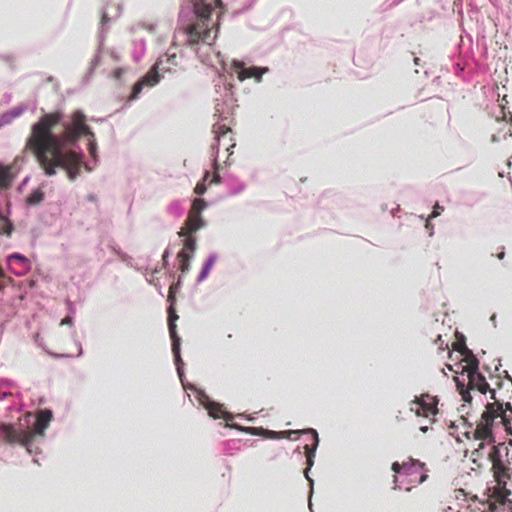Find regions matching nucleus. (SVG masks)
<instances>
[{"instance_id": "nucleus-1", "label": "nucleus", "mask_w": 512, "mask_h": 512, "mask_svg": "<svg viewBox=\"0 0 512 512\" xmlns=\"http://www.w3.org/2000/svg\"><path fill=\"white\" fill-rule=\"evenodd\" d=\"M61 119L60 112L42 116L38 122L33 124L26 146L35 156L45 175L54 176L57 169H63L68 178L73 181L80 175L83 157L73 150L64 151L62 140L74 142L82 135L94 138V133L86 125L85 115L76 111L72 114V123L65 126L61 138L52 132Z\"/></svg>"}, {"instance_id": "nucleus-2", "label": "nucleus", "mask_w": 512, "mask_h": 512, "mask_svg": "<svg viewBox=\"0 0 512 512\" xmlns=\"http://www.w3.org/2000/svg\"><path fill=\"white\" fill-rule=\"evenodd\" d=\"M491 426V423L483 419L477 424L473 435L478 444L474 448L472 456L482 458L486 455L492 464L491 470L496 482V485L490 489V498L493 504L511 505L512 500L509 499L511 491L506 487L507 481L511 478L510 463L505 460L508 457V449L493 444Z\"/></svg>"}, {"instance_id": "nucleus-3", "label": "nucleus", "mask_w": 512, "mask_h": 512, "mask_svg": "<svg viewBox=\"0 0 512 512\" xmlns=\"http://www.w3.org/2000/svg\"><path fill=\"white\" fill-rule=\"evenodd\" d=\"M195 20L183 29L187 43L200 41L211 44L219 29V17L224 13L221 0H195Z\"/></svg>"}, {"instance_id": "nucleus-4", "label": "nucleus", "mask_w": 512, "mask_h": 512, "mask_svg": "<svg viewBox=\"0 0 512 512\" xmlns=\"http://www.w3.org/2000/svg\"><path fill=\"white\" fill-rule=\"evenodd\" d=\"M52 412L48 409L40 410L36 415L33 428H15L11 424H0V434L8 444H20L28 447L36 436H44V432L52 420Z\"/></svg>"}, {"instance_id": "nucleus-5", "label": "nucleus", "mask_w": 512, "mask_h": 512, "mask_svg": "<svg viewBox=\"0 0 512 512\" xmlns=\"http://www.w3.org/2000/svg\"><path fill=\"white\" fill-rule=\"evenodd\" d=\"M454 349L459 351L463 356L465 365L463 371L467 373L468 388L470 390H477L481 394H486L490 391L489 384L486 382L485 377L478 371L479 361L473 353L465 346V344H457Z\"/></svg>"}, {"instance_id": "nucleus-6", "label": "nucleus", "mask_w": 512, "mask_h": 512, "mask_svg": "<svg viewBox=\"0 0 512 512\" xmlns=\"http://www.w3.org/2000/svg\"><path fill=\"white\" fill-rule=\"evenodd\" d=\"M213 132L215 133L216 144L211 146L212 156H213V169L214 173L212 175V180L210 183H220V175L218 174L219 163H218V153L220 148H224L228 153L225 162L229 160V157L233 155V149L236 146V142L233 136V132L229 127L225 125H214Z\"/></svg>"}, {"instance_id": "nucleus-7", "label": "nucleus", "mask_w": 512, "mask_h": 512, "mask_svg": "<svg viewBox=\"0 0 512 512\" xmlns=\"http://www.w3.org/2000/svg\"><path fill=\"white\" fill-rule=\"evenodd\" d=\"M410 410L417 416L434 422V417L438 414V398L430 394H421L410 402Z\"/></svg>"}, {"instance_id": "nucleus-8", "label": "nucleus", "mask_w": 512, "mask_h": 512, "mask_svg": "<svg viewBox=\"0 0 512 512\" xmlns=\"http://www.w3.org/2000/svg\"><path fill=\"white\" fill-rule=\"evenodd\" d=\"M207 207V203L202 198H196L192 202L185 226L179 232V235L192 234L204 226V220L201 216L202 211Z\"/></svg>"}, {"instance_id": "nucleus-9", "label": "nucleus", "mask_w": 512, "mask_h": 512, "mask_svg": "<svg viewBox=\"0 0 512 512\" xmlns=\"http://www.w3.org/2000/svg\"><path fill=\"white\" fill-rule=\"evenodd\" d=\"M490 392L491 398L494 399L495 401L493 403H489L486 405V410L482 413L481 419L493 424L496 418L501 417L504 422H508L507 410H510V412H512L510 403H506V409H504L503 404L496 400L495 391L490 390Z\"/></svg>"}, {"instance_id": "nucleus-10", "label": "nucleus", "mask_w": 512, "mask_h": 512, "mask_svg": "<svg viewBox=\"0 0 512 512\" xmlns=\"http://www.w3.org/2000/svg\"><path fill=\"white\" fill-rule=\"evenodd\" d=\"M222 68L230 74L231 77L236 76L238 81L242 82L245 79L254 78L257 82L261 80L262 75L268 70L267 68L264 69H257L256 66H228L229 69H225L226 66H222Z\"/></svg>"}, {"instance_id": "nucleus-11", "label": "nucleus", "mask_w": 512, "mask_h": 512, "mask_svg": "<svg viewBox=\"0 0 512 512\" xmlns=\"http://www.w3.org/2000/svg\"><path fill=\"white\" fill-rule=\"evenodd\" d=\"M157 67L152 66V69L134 84L129 101L137 99L144 87H153L160 81V75L156 70Z\"/></svg>"}, {"instance_id": "nucleus-12", "label": "nucleus", "mask_w": 512, "mask_h": 512, "mask_svg": "<svg viewBox=\"0 0 512 512\" xmlns=\"http://www.w3.org/2000/svg\"><path fill=\"white\" fill-rule=\"evenodd\" d=\"M178 319V315L172 305H170L168 309V328L169 334L172 340V352L175 357L176 363H178L180 358V337L177 335L176 324L175 321Z\"/></svg>"}, {"instance_id": "nucleus-13", "label": "nucleus", "mask_w": 512, "mask_h": 512, "mask_svg": "<svg viewBox=\"0 0 512 512\" xmlns=\"http://www.w3.org/2000/svg\"><path fill=\"white\" fill-rule=\"evenodd\" d=\"M8 269L15 275H24L30 269V262L28 258L19 253L10 254L7 257Z\"/></svg>"}, {"instance_id": "nucleus-14", "label": "nucleus", "mask_w": 512, "mask_h": 512, "mask_svg": "<svg viewBox=\"0 0 512 512\" xmlns=\"http://www.w3.org/2000/svg\"><path fill=\"white\" fill-rule=\"evenodd\" d=\"M306 432L311 434V441L312 442H311V444H306L304 446L305 456H306V463H307V467L305 469V477L309 481H311L309 476H308V471L310 470V468L314 464L315 451H316L317 446L319 444V438H318V433L314 429H308Z\"/></svg>"}, {"instance_id": "nucleus-15", "label": "nucleus", "mask_w": 512, "mask_h": 512, "mask_svg": "<svg viewBox=\"0 0 512 512\" xmlns=\"http://www.w3.org/2000/svg\"><path fill=\"white\" fill-rule=\"evenodd\" d=\"M426 472H427V470L425 468V464L419 462L418 460H414V459L410 458L409 461L404 462V468H403L404 474L412 476L414 474L421 473V475L418 479L419 484H421L427 480L428 474Z\"/></svg>"}, {"instance_id": "nucleus-16", "label": "nucleus", "mask_w": 512, "mask_h": 512, "mask_svg": "<svg viewBox=\"0 0 512 512\" xmlns=\"http://www.w3.org/2000/svg\"><path fill=\"white\" fill-rule=\"evenodd\" d=\"M204 405L208 411L209 416L214 419H224L226 422L233 419V416L225 410L223 405L219 403L208 400Z\"/></svg>"}, {"instance_id": "nucleus-17", "label": "nucleus", "mask_w": 512, "mask_h": 512, "mask_svg": "<svg viewBox=\"0 0 512 512\" xmlns=\"http://www.w3.org/2000/svg\"><path fill=\"white\" fill-rule=\"evenodd\" d=\"M15 177L12 166L0 164V189L10 188Z\"/></svg>"}, {"instance_id": "nucleus-18", "label": "nucleus", "mask_w": 512, "mask_h": 512, "mask_svg": "<svg viewBox=\"0 0 512 512\" xmlns=\"http://www.w3.org/2000/svg\"><path fill=\"white\" fill-rule=\"evenodd\" d=\"M250 432L251 434L253 435H265L269 438H273V439H277V438H282L285 436V434H298L299 431H287V432H276V431H271V430H265L261 427H253V428H250Z\"/></svg>"}, {"instance_id": "nucleus-19", "label": "nucleus", "mask_w": 512, "mask_h": 512, "mask_svg": "<svg viewBox=\"0 0 512 512\" xmlns=\"http://www.w3.org/2000/svg\"><path fill=\"white\" fill-rule=\"evenodd\" d=\"M14 231L13 223L0 211V235L10 237Z\"/></svg>"}, {"instance_id": "nucleus-20", "label": "nucleus", "mask_w": 512, "mask_h": 512, "mask_svg": "<svg viewBox=\"0 0 512 512\" xmlns=\"http://www.w3.org/2000/svg\"><path fill=\"white\" fill-rule=\"evenodd\" d=\"M177 258L179 260V269L182 273H186L188 272L189 270V261L190 259L192 258V255L185 251V250H181L178 255H177Z\"/></svg>"}, {"instance_id": "nucleus-21", "label": "nucleus", "mask_w": 512, "mask_h": 512, "mask_svg": "<svg viewBox=\"0 0 512 512\" xmlns=\"http://www.w3.org/2000/svg\"><path fill=\"white\" fill-rule=\"evenodd\" d=\"M212 178L210 179V172L209 171H206L204 176H203V179L202 181L198 182L194 188V192L197 194V195H203L206 190H207V185H206V182L207 181H211Z\"/></svg>"}, {"instance_id": "nucleus-22", "label": "nucleus", "mask_w": 512, "mask_h": 512, "mask_svg": "<svg viewBox=\"0 0 512 512\" xmlns=\"http://www.w3.org/2000/svg\"><path fill=\"white\" fill-rule=\"evenodd\" d=\"M44 199V192L41 189H36L27 197V203L30 205H37Z\"/></svg>"}, {"instance_id": "nucleus-23", "label": "nucleus", "mask_w": 512, "mask_h": 512, "mask_svg": "<svg viewBox=\"0 0 512 512\" xmlns=\"http://www.w3.org/2000/svg\"><path fill=\"white\" fill-rule=\"evenodd\" d=\"M184 236V247L182 250H185L192 255L196 249V239L191 234H186Z\"/></svg>"}, {"instance_id": "nucleus-24", "label": "nucleus", "mask_w": 512, "mask_h": 512, "mask_svg": "<svg viewBox=\"0 0 512 512\" xmlns=\"http://www.w3.org/2000/svg\"><path fill=\"white\" fill-rule=\"evenodd\" d=\"M213 264H214V259L213 258H209L205 262V264H204V266L202 268V271H201V273L199 275V278H198L199 281H202V280H204L207 277V275L209 274Z\"/></svg>"}, {"instance_id": "nucleus-25", "label": "nucleus", "mask_w": 512, "mask_h": 512, "mask_svg": "<svg viewBox=\"0 0 512 512\" xmlns=\"http://www.w3.org/2000/svg\"><path fill=\"white\" fill-rule=\"evenodd\" d=\"M458 388L460 390V393L462 395V399L465 401V402H470L471 401V395H470V392L468 390H464V385H461L458 383Z\"/></svg>"}, {"instance_id": "nucleus-26", "label": "nucleus", "mask_w": 512, "mask_h": 512, "mask_svg": "<svg viewBox=\"0 0 512 512\" xmlns=\"http://www.w3.org/2000/svg\"><path fill=\"white\" fill-rule=\"evenodd\" d=\"M88 150H89L90 155L92 157H95V153H96L95 137L94 138L89 137Z\"/></svg>"}, {"instance_id": "nucleus-27", "label": "nucleus", "mask_w": 512, "mask_h": 512, "mask_svg": "<svg viewBox=\"0 0 512 512\" xmlns=\"http://www.w3.org/2000/svg\"><path fill=\"white\" fill-rule=\"evenodd\" d=\"M175 288L176 287L174 285L170 286L169 292H168V301L171 303L170 305H172V306L175 301Z\"/></svg>"}, {"instance_id": "nucleus-28", "label": "nucleus", "mask_w": 512, "mask_h": 512, "mask_svg": "<svg viewBox=\"0 0 512 512\" xmlns=\"http://www.w3.org/2000/svg\"><path fill=\"white\" fill-rule=\"evenodd\" d=\"M403 468H404V462L402 464H400L399 462H394L391 466V469L395 473H403Z\"/></svg>"}, {"instance_id": "nucleus-29", "label": "nucleus", "mask_w": 512, "mask_h": 512, "mask_svg": "<svg viewBox=\"0 0 512 512\" xmlns=\"http://www.w3.org/2000/svg\"><path fill=\"white\" fill-rule=\"evenodd\" d=\"M441 211H443V207H441L439 204H436L434 206V209L432 211L431 217H437L440 215Z\"/></svg>"}, {"instance_id": "nucleus-30", "label": "nucleus", "mask_w": 512, "mask_h": 512, "mask_svg": "<svg viewBox=\"0 0 512 512\" xmlns=\"http://www.w3.org/2000/svg\"><path fill=\"white\" fill-rule=\"evenodd\" d=\"M72 324H73V318L71 316H66L60 322V325H70L71 326Z\"/></svg>"}, {"instance_id": "nucleus-31", "label": "nucleus", "mask_w": 512, "mask_h": 512, "mask_svg": "<svg viewBox=\"0 0 512 512\" xmlns=\"http://www.w3.org/2000/svg\"><path fill=\"white\" fill-rule=\"evenodd\" d=\"M6 278V273L4 272V269L0 265V279Z\"/></svg>"}, {"instance_id": "nucleus-32", "label": "nucleus", "mask_w": 512, "mask_h": 512, "mask_svg": "<svg viewBox=\"0 0 512 512\" xmlns=\"http://www.w3.org/2000/svg\"><path fill=\"white\" fill-rule=\"evenodd\" d=\"M3 280H5L6 284H11L13 283V279L9 276L6 275V278H3Z\"/></svg>"}, {"instance_id": "nucleus-33", "label": "nucleus", "mask_w": 512, "mask_h": 512, "mask_svg": "<svg viewBox=\"0 0 512 512\" xmlns=\"http://www.w3.org/2000/svg\"><path fill=\"white\" fill-rule=\"evenodd\" d=\"M504 255H505V253L502 251V252H500V253L497 255V257H498L499 259H503V258H504Z\"/></svg>"}, {"instance_id": "nucleus-34", "label": "nucleus", "mask_w": 512, "mask_h": 512, "mask_svg": "<svg viewBox=\"0 0 512 512\" xmlns=\"http://www.w3.org/2000/svg\"><path fill=\"white\" fill-rule=\"evenodd\" d=\"M6 284H0V291H2L5 288Z\"/></svg>"}, {"instance_id": "nucleus-35", "label": "nucleus", "mask_w": 512, "mask_h": 512, "mask_svg": "<svg viewBox=\"0 0 512 512\" xmlns=\"http://www.w3.org/2000/svg\"><path fill=\"white\" fill-rule=\"evenodd\" d=\"M232 64H238V65H241V64H244L243 62H238V61H233Z\"/></svg>"}, {"instance_id": "nucleus-36", "label": "nucleus", "mask_w": 512, "mask_h": 512, "mask_svg": "<svg viewBox=\"0 0 512 512\" xmlns=\"http://www.w3.org/2000/svg\"><path fill=\"white\" fill-rule=\"evenodd\" d=\"M418 58H414V64H418Z\"/></svg>"}, {"instance_id": "nucleus-37", "label": "nucleus", "mask_w": 512, "mask_h": 512, "mask_svg": "<svg viewBox=\"0 0 512 512\" xmlns=\"http://www.w3.org/2000/svg\"><path fill=\"white\" fill-rule=\"evenodd\" d=\"M421 430H422L423 432H426L427 428H426V427H421Z\"/></svg>"}, {"instance_id": "nucleus-38", "label": "nucleus", "mask_w": 512, "mask_h": 512, "mask_svg": "<svg viewBox=\"0 0 512 512\" xmlns=\"http://www.w3.org/2000/svg\"><path fill=\"white\" fill-rule=\"evenodd\" d=\"M0 437H2V438H3V436H2L1 434H0Z\"/></svg>"}]
</instances>
